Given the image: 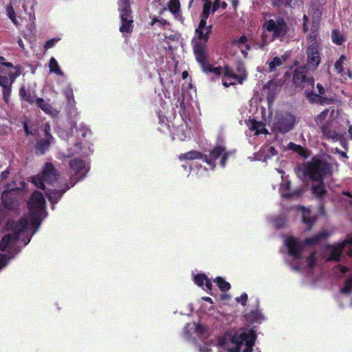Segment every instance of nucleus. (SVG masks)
I'll use <instances>...</instances> for the list:
<instances>
[{"label": "nucleus", "instance_id": "27", "mask_svg": "<svg viewBox=\"0 0 352 352\" xmlns=\"http://www.w3.org/2000/svg\"><path fill=\"white\" fill-rule=\"evenodd\" d=\"M195 283L200 287H203L204 285L206 286V289L211 290L212 289V283L207 278V276L204 274H200L197 275L195 277Z\"/></svg>", "mask_w": 352, "mask_h": 352}, {"label": "nucleus", "instance_id": "21", "mask_svg": "<svg viewBox=\"0 0 352 352\" xmlns=\"http://www.w3.org/2000/svg\"><path fill=\"white\" fill-rule=\"evenodd\" d=\"M290 183L289 182H286L285 184H283L280 188V191L282 197L290 198L296 196H298L301 194L302 190L298 189L297 190L292 191L290 190Z\"/></svg>", "mask_w": 352, "mask_h": 352}, {"label": "nucleus", "instance_id": "41", "mask_svg": "<svg viewBox=\"0 0 352 352\" xmlns=\"http://www.w3.org/2000/svg\"><path fill=\"white\" fill-rule=\"evenodd\" d=\"M316 261V253L315 252H312L309 256V257L307 258V259L305 261L306 265L307 267L311 268L314 265Z\"/></svg>", "mask_w": 352, "mask_h": 352}, {"label": "nucleus", "instance_id": "7", "mask_svg": "<svg viewBox=\"0 0 352 352\" xmlns=\"http://www.w3.org/2000/svg\"><path fill=\"white\" fill-rule=\"evenodd\" d=\"M262 43L261 48H264L275 38L283 37L287 31V26L283 19L274 17L267 20L263 25Z\"/></svg>", "mask_w": 352, "mask_h": 352}, {"label": "nucleus", "instance_id": "61", "mask_svg": "<svg viewBox=\"0 0 352 352\" xmlns=\"http://www.w3.org/2000/svg\"><path fill=\"white\" fill-rule=\"evenodd\" d=\"M349 133L350 135L351 139L352 140V125L349 127Z\"/></svg>", "mask_w": 352, "mask_h": 352}, {"label": "nucleus", "instance_id": "52", "mask_svg": "<svg viewBox=\"0 0 352 352\" xmlns=\"http://www.w3.org/2000/svg\"><path fill=\"white\" fill-rule=\"evenodd\" d=\"M8 174H9V171L8 170H5V171L1 173V182H2L8 177Z\"/></svg>", "mask_w": 352, "mask_h": 352}, {"label": "nucleus", "instance_id": "36", "mask_svg": "<svg viewBox=\"0 0 352 352\" xmlns=\"http://www.w3.org/2000/svg\"><path fill=\"white\" fill-rule=\"evenodd\" d=\"M283 64V61L278 57H274L272 61L269 63V71L274 72L276 68L280 66Z\"/></svg>", "mask_w": 352, "mask_h": 352}, {"label": "nucleus", "instance_id": "55", "mask_svg": "<svg viewBox=\"0 0 352 352\" xmlns=\"http://www.w3.org/2000/svg\"><path fill=\"white\" fill-rule=\"evenodd\" d=\"M344 195L347 197V199L350 200L352 204V194L349 192H344Z\"/></svg>", "mask_w": 352, "mask_h": 352}, {"label": "nucleus", "instance_id": "17", "mask_svg": "<svg viewBox=\"0 0 352 352\" xmlns=\"http://www.w3.org/2000/svg\"><path fill=\"white\" fill-rule=\"evenodd\" d=\"M305 68H297L294 74V82L297 86L304 87L305 84L313 86L314 80L313 78H308L305 74Z\"/></svg>", "mask_w": 352, "mask_h": 352}, {"label": "nucleus", "instance_id": "16", "mask_svg": "<svg viewBox=\"0 0 352 352\" xmlns=\"http://www.w3.org/2000/svg\"><path fill=\"white\" fill-rule=\"evenodd\" d=\"M347 245H352V236H349L347 239L336 245H327L324 252L329 256L327 260L338 261L342 252Z\"/></svg>", "mask_w": 352, "mask_h": 352}, {"label": "nucleus", "instance_id": "44", "mask_svg": "<svg viewBox=\"0 0 352 352\" xmlns=\"http://www.w3.org/2000/svg\"><path fill=\"white\" fill-rule=\"evenodd\" d=\"M292 0H272L273 4L276 6H280L283 5L290 6Z\"/></svg>", "mask_w": 352, "mask_h": 352}, {"label": "nucleus", "instance_id": "8", "mask_svg": "<svg viewBox=\"0 0 352 352\" xmlns=\"http://www.w3.org/2000/svg\"><path fill=\"white\" fill-rule=\"evenodd\" d=\"M232 152L226 151L225 147L222 145L215 146L210 153L209 156H203L199 152L192 151L185 154L179 155L180 160H193L196 159H204V162L208 165L211 166L213 169L215 167L214 161L219 158L221 166L224 167L226 165V160L230 156Z\"/></svg>", "mask_w": 352, "mask_h": 352}, {"label": "nucleus", "instance_id": "39", "mask_svg": "<svg viewBox=\"0 0 352 352\" xmlns=\"http://www.w3.org/2000/svg\"><path fill=\"white\" fill-rule=\"evenodd\" d=\"M289 147L291 149H295L300 155L306 157L307 156V151L303 148L300 146H298L294 143H289Z\"/></svg>", "mask_w": 352, "mask_h": 352}, {"label": "nucleus", "instance_id": "46", "mask_svg": "<svg viewBox=\"0 0 352 352\" xmlns=\"http://www.w3.org/2000/svg\"><path fill=\"white\" fill-rule=\"evenodd\" d=\"M247 300H248V295L245 293L243 294L239 298H236V300L237 302H241L242 305H245Z\"/></svg>", "mask_w": 352, "mask_h": 352}, {"label": "nucleus", "instance_id": "49", "mask_svg": "<svg viewBox=\"0 0 352 352\" xmlns=\"http://www.w3.org/2000/svg\"><path fill=\"white\" fill-rule=\"evenodd\" d=\"M303 32L306 33L308 31V27L307 25V23L308 21V17L306 15L303 16Z\"/></svg>", "mask_w": 352, "mask_h": 352}, {"label": "nucleus", "instance_id": "3", "mask_svg": "<svg viewBox=\"0 0 352 352\" xmlns=\"http://www.w3.org/2000/svg\"><path fill=\"white\" fill-rule=\"evenodd\" d=\"M212 31V25H201L199 22L198 28L196 29V37L193 39V49L197 60L201 66L203 72L206 73H213L215 75L223 74L222 83L226 87L236 83L242 84L247 78V72L243 65L237 67V74H236L228 65L221 67H212L207 63V55L206 52V44L208 40V35Z\"/></svg>", "mask_w": 352, "mask_h": 352}, {"label": "nucleus", "instance_id": "45", "mask_svg": "<svg viewBox=\"0 0 352 352\" xmlns=\"http://www.w3.org/2000/svg\"><path fill=\"white\" fill-rule=\"evenodd\" d=\"M59 39L58 38H52V39H50L49 40L45 45V49H49V48H51L52 47L54 44L58 41Z\"/></svg>", "mask_w": 352, "mask_h": 352}, {"label": "nucleus", "instance_id": "24", "mask_svg": "<svg viewBox=\"0 0 352 352\" xmlns=\"http://www.w3.org/2000/svg\"><path fill=\"white\" fill-rule=\"evenodd\" d=\"M249 129L254 133V135H258L261 133H267V131L265 127V125L255 120H250L248 124Z\"/></svg>", "mask_w": 352, "mask_h": 352}, {"label": "nucleus", "instance_id": "30", "mask_svg": "<svg viewBox=\"0 0 352 352\" xmlns=\"http://www.w3.org/2000/svg\"><path fill=\"white\" fill-rule=\"evenodd\" d=\"M52 136H50L49 138H45V139L40 140L36 144V149L40 151L41 154H43L46 149H47L48 146L53 142Z\"/></svg>", "mask_w": 352, "mask_h": 352}, {"label": "nucleus", "instance_id": "33", "mask_svg": "<svg viewBox=\"0 0 352 352\" xmlns=\"http://www.w3.org/2000/svg\"><path fill=\"white\" fill-rule=\"evenodd\" d=\"M49 68L50 72L54 73L58 76H63V73L60 70L57 60L54 58H51L49 63Z\"/></svg>", "mask_w": 352, "mask_h": 352}, {"label": "nucleus", "instance_id": "15", "mask_svg": "<svg viewBox=\"0 0 352 352\" xmlns=\"http://www.w3.org/2000/svg\"><path fill=\"white\" fill-rule=\"evenodd\" d=\"M294 123L295 117L290 113H285L276 118L273 123V129L274 131L285 133L292 129Z\"/></svg>", "mask_w": 352, "mask_h": 352}, {"label": "nucleus", "instance_id": "4", "mask_svg": "<svg viewBox=\"0 0 352 352\" xmlns=\"http://www.w3.org/2000/svg\"><path fill=\"white\" fill-rule=\"evenodd\" d=\"M300 177L307 176L316 182L312 186L313 193L318 197H321L325 192L324 186L322 181V177L331 173L330 165L322 160H314L312 162L305 164L302 167H299L296 170Z\"/></svg>", "mask_w": 352, "mask_h": 352}, {"label": "nucleus", "instance_id": "38", "mask_svg": "<svg viewBox=\"0 0 352 352\" xmlns=\"http://www.w3.org/2000/svg\"><path fill=\"white\" fill-rule=\"evenodd\" d=\"M13 82V80L10 78H8L6 76H0V85L3 88L12 86Z\"/></svg>", "mask_w": 352, "mask_h": 352}, {"label": "nucleus", "instance_id": "57", "mask_svg": "<svg viewBox=\"0 0 352 352\" xmlns=\"http://www.w3.org/2000/svg\"><path fill=\"white\" fill-rule=\"evenodd\" d=\"M4 60H5V58L3 57H2V56H0V65H2V66L6 67V64L8 63H5Z\"/></svg>", "mask_w": 352, "mask_h": 352}, {"label": "nucleus", "instance_id": "1", "mask_svg": "<svg viewBox=\"0 0 352 352\" xmlns=\"http://www.w3.org/2000/svg\"><path fill=\"white\" fill-rule=\"evenodd\" d=\"M30 216L21 218L17 222L9 220L6 226L8 234L0 243V250L7 251L6 254H0V269L8 261L20 251L21 245H26L31 236L35 232L42 219L45 217V200L41 192L35 191L28 203Z\"/></svg>", "mask_w": 352, "mask_h": 352}, {"label": "nucleus", "instance_id": "40", "mask_svg": "<svg viewBox=\"0 0 352 352\" xmlns=\"http://www.w3.org/2000/svg\"><path fill=\"white\" fill-rule=\"evenodd\" d=\"M219 8L226 9L227 8V3L225 1L221 2L220 0H215L212 4V13L216 12Z\"/></svg>", "mask_w": 352, "mask_h": 352}, {"label": "nucleus", "instance_id": "2", "mask_svg": "<svg viewBox=\"0 0 352 352\" xmlns=\"http://www.w3.org/2000/svg\"><path fill=\"white\" fill-rule=\"evenodd\" d=\"M206 333L207 329L199 324L189 323L184 329L186 339H195L194 335L203 337V344L197 346L199 352H212V348L215 346L228 352H251L256 340V333L252 329L227 333L218 341L211 335L205 336Z\"/></svg>", "mask_w": 352, "mask_h": 352}, {"label": "nucleus", "instance_id": "63", "mask_svg": "<svg viewBox=\"0 0 352 352\" xmlns=\"http://www.w3.org/2000/svg\"><path fill=\"white\" fill-rule=\"evenodd\" d=\"M277 170H278V172L280 174H281V177L283 178V175L284 172H283L282 170H280V169H278Z\"/></svg>", "mask_w": 352, "mask_h": 352}, {"label": "nucleus", "instance_id": "32", "mask_svg": "<svg viewBox=\"0 0 352 352\" xmlns=\"http://www.w3.org/2000/svg\"><path fill=\"white\" fill-rule=\"evenodd\" d=\"M331 39L333 43L342 45L345 41V37L339 30H334L331 33Z\"/></svg>", "mask_w": 352, "mask_h": 352}, {"label": "nucleus", "instance_id": "35", "mask_svg": "<svg viewBox=\"0 0 352 352\" xmlns=\"http://www.w3.org/2000/svg\"><path fill=\"white\" fill-rule=\"evenodd\" d=\"M214 282L217 283V285H218V287H219V289L222 291V292H226V291H228L230 289V285L229 283L226 282V280H224L221 277H217Z\"/></svg>", "mask_w": 352, "mask_h": 352}, {"label": "nucleus", "instance_id": "50", "mask_svg": "<svg viewBox=\"0 0 352 352\" xmlns=\"http://www.w3.org/2000/svg\"><path fill=\"white\" fill-rule=\"evenodd\" d=\"M317 89H318V93H319L320 95H322V94H324V87L322 86V84L318 83L317 84Z\"/></svg>", "mask_w": 352, "mask_h": 352}, {"label": "nucleus", "instance_id": "12", "mask_svg": "<svg viewBox=\"0 0 352 352\" xmlns=\"http://www.w3.org/2000/svg\"><path fill=\"white\" fill-rule=\"evenodd\" d=\"M118 6L122 22L120 31L122 33H129L132 31L133 21L131 17V10L129 0H119Z\"/></svg>", "mask_w": 352, "mask_h": 352}, {"label": "nucleus", "instance_id": "47", "mask_svg": "<svg viewBox=\"0 0 352 352\" xmlns=\"http://www.w3.org/2000/svg\"><path fill=\"white\" fill-rule=\"evenodd\" d=\"M285 218L281 217V218H280V220L278 219L277 220H276V221L274 222V224L276 227L281 228L285 224Z\"/></svg>", "mask_w": 352, "mask_h": 352}, {"label": "nucleus", "instance_id": "20", "mask_svg": "<svg viewBox=\"0 0 352 352\" xmlns=\"http://www.w3.org/2000/svg\"><path fill=\"white\" fill-rule=\"evenodd\" d=\"M298 210L301 212L302 221L303 223L305 224L307 227V229L309 230L316 221L315 216H312L311 214L310 210L308 208L298 207Z\"/></svg>", "mask_w": 352, "mask_h": 352}, {"label": "nucleus", "instance_id": "28", "mask_svg": "<svg viewBox=\"0 0 352 352\" xmlns=\"http://www.w3.org/2000/svg\"><path fill=\"white\" fill-rule=\"evenodd\" d=\"M306 92L307 98L311 102H316L319 103L320 104H329L331 102V100L327 99L325 98L321 97L318 94H314L312 92Z\"/></svg>", "mask_w": 352, "mask_h": 352}, {"label": "nucleus", "instance_id": "62", "mask_svg": "<svg viewBox=\"0 0 352 352\" xmlns=\"http://www.w3.org/2000/svg\"><path fill=\"white\" fill-rule=\"evenodd\" d=\"M346 74H347V76H348V77L349 78H352V75H351V72L349 70H347Z\"/></svg>", "mask_w": 352, "mask_h": 352}, {"label": "nucleus", "instance_id": "23", "mask_svg": "<svg viewBox=\"0 0 352 352\" xmlns=\"http://www.w3.org/2000/svg\"><path fill=\"white\" fill-rule=\"evenodd\" d=\"M247 42L248 38L245 35H243L240 38L232 41V44L237 45L241 48V53L245 57H247L248 51L250 49V45Z\"/></svg>", "mask_w": 352, "mask_h": 352}, {"label": "nucleus", "instance_id": "18", "mask_svg": "<svg viewBox=\"0 0 352 352\" xmlns=\"http://www.w3.org/2000/svg\"><path fill=\"white\" fill-rule=\"evenodd\" d=\"M277 154L274 146L271 145L263 146L256 154L254 160L265 162L267 159Z\"/></svg>", "mask_w": 352, "mask_h": 352}, {"label": "nucleus", "instance_id": "42", "mask_svg": "<svg viewBox=\"0 0 352 352\" xmlns=\"http://www.w3.org/2000/svg\"><path fill=\"white\" fill-rule=\"evenodd\" d=\"M11 93V86L8 87L3 88V96L5 102H8L9 101V98Z\"/></svg>", "mask_w": 352, "mask_h": 352}, {"label": "nucleus", "instance_id": "29", "mask_svg": "<svg viewBox=\"0 0 352 352\" xmlns=\"http://www.w3.org/2000/svg\"><path fill=\"white\" fill-rule=\"evenodd\" d=\"M168 7L170 12L175 16V18L181 19L179 14L180 3L179 0H170L168 3Z\"/></svg>", "mask_w": 352, "mask_h": 352}, {"label": "nucleus", "instance_id": "54", "mask_svg": "<svg viewBox=\"0 0 352 352\" xmlns=\"http://www.w3.org/2000/svg\"><path fill=\"white\" fill-rule=\"evenodd\" d=\"M23 127L27 134H33V132L29 129L26 123H24Z\"/></svg>", "mask_w": 352, "mask_h": 352}, {"label": "nucleus", "instance_id": "22", "mask_svg": "<svg viewBox=\"0 0 352 352\" xmlns=\"http://www.w3.org/2000/svg\"><path fill=\"white\" fill-rule=\"evenodd\" d=\"M36 103L37 106L41 108L45 113L53 117L58 114V111L43 98H37L36 100Z\"/></svg>", "mask_w": 352, "mask_h": 352}, {"label": "nucleus", "instance_id": "48", "mask_svg": "<svg viewBox=\"0 0 352 352\" xmlns=\"http://www.w3.org/2000/svg\"><path fill=\"white\" fill-rule=\"evenodd\" d=\"M50 124L48 123H45V126H44V132H45V138H49L50 136H52L50 134Z\"/></svg>", "mask_w": 352, "mask_h": 352}, {"label": "nucleus", "instance_id": "64", "mask_svg": "<svg viewBox=\"0 0 352 352\" xmlns=\"http://www.w3.org/2000/svg\"><path fill=\"white\" fill-rule=\"evenodd\" d=\"M340 154H341V155H342V157H346V153H344V152H340Z\"/></svg>", "mask_w": 352, "mask_h": 352}, {"label": "nucleus", "instance_id": "43", "mask_svg": "<svg viewBox=\"0 0 352 352\" xmlns=\"http://www.w3.org/2000/svg\"><path fill=\"white\" fill-rule=\"evenodd\" d=\"M157 23L159 24L160 26H163V25H167L168 23L165 19H158L156 17H153L152 19L151 25H154Z\"/></svg>", "mask_w": 352, "mask_h": 352}, {"label": "nucleus", "instance_id": "14", "mask_svg": "<svg viewBox=\"0 0 352 352\" xmlns=\"http://www.w3.org/2000/svg\"><path fill=\"white\" fill-rule=\"evenodd\" d=\"M321 61L320 44L315 41L309 45L307 49V67L315 70Z\"/></svg>", "mask_w": 352, "mask_h": 352}, {"label": "nucleus", "instance_id": "37", "mask_svg": "<svg viewBox=\"0 0 352 352\" xmlns=\"http://www.w3.org/2000/svg\"><path fill=\"white\" fill-rule=\"evenodd\" d=\"M19 94L21 97L30 103L34 102L33 98L30 96V94L23 87L20 89Z\"/></svg>", "mask_w": 352, "mask_h": 352}, {"label": "nucleus", "instance_id": "56", "mask_svg": "<svg viewBox=\"0 0 352 352\" xmlns=\"http://www.w3.org/2000/svg\"><path fill=\"white\" fill-rule=\"evenodd\" d=\"M338 267L339 268L342 274L346 273L347 272V268L346 267L338 266Z\"/></svg>", "mask_w": 352, "mask_h": 352}, {"label": "nucleus", "instance_id": "9", "mask_svg": "<svg viewBox=\"0 0 352 352\" xmlns=\"http://www.w3.org/2000/svg\"><path fill=\"white\" fill-rule=\"evenodd\" d=\"M329 236V233L327 230H322L318 234L307 239L304 243H299L297 239L293 236H289L285 240V244L287 248L289 254L293 256L296 260H300L302 257L305 245L317 244Z\"/></svg>", "mask_w": 352, "mask_h": 352}, {"label": "nucleus", "instance_id": "11", "mask_svg": "<svg viewBox=\"0 0 352 352\" xmlns=\"http://www.w3.org/2000/svg\"><path fill=\"white\" fill-rule=\"evenodd\" d=\"M72 134L68 137L67 143L69 145L67 151L65 154V157H69L78 153L80 151V143L78 142V140H81L86 137L89 132V130L83 125L80 124L79 126H74L72 128Z\"/></svg>", "mask_w": 352, "mask_h": 352}, {"label": "nucleus", "instance_id": "59", "mask_svg": "<svg viewBox=\"0 0 352 352\" xmlns=\"http://www.w3.org/2000/svg\"><path fill=\"white\" fill-rule=\"evenodd\" d=\"M34 14H30V21L32 22V24L30 26V29L32 28H34Z\"/></svg>", "mask_w": 352, "mask_h": 352}, {"label": "nucleus", "instance_id": "6", "mask_svg": "<svg viewBox=\"0 0 352 352\" xmlns=\"http://www.w3.org/2000/svg\"><path fill=\"white\" fill-rule=\"evenodd\" d=\"M56 170L54 168L52 164L50 163L45 164L41 175L32 177V182L36 187L47 189L46 194L52 204L58 202L63 194L70 188V186H67L66 188L63 190H54L53 191L47 188L45 184H52L54 182L56 181Z\"/></svg>", "mask_w": 352, "mask_h": 352}, {"label": "nucleus", "instance_id": "53", "mask_svg": "<svg viewBox=\"0 0 352 352\" xmlns=\"http://www.w3.org/2000/svg\"><path fill=\"white\" fill-rule=\"evenodd\" d=\"M230 1L232 3L233 8L236 9L239 4V1L238 0H230Z\"/></svg>", "mask_w": 352, "mask_h": 352}, {"label": "nucleus", "instance_id": "19", "mask_svg": "<svg viewBox=\"0 0 352 352\" xmlns=\"http://www.w3.org/2000/svg\"><path fill=\"white\" fill-rule=\"evenodd\" d=\"M70 167L76 173H80L81 175L79 177V179L82 178L85 173L87 172V168L86 164L85 162L78 160V159H74L70 161Z\"/></svg>", "mask_w": 352, "mask_h": 352}, {"label": "nucleus", "instance_id": "10", "mask_svg": "<svg viewBox=\"0 0 352 352\" xmlns=\"http://www.w3.org/2000/svg\"><path fill=\"white\" fill-rule=\"evenodd\" d=\"M329 236V233L327 230H322L318 234L307 239L304 243H299L297 239L293 236H289L285 240V244L287 248L289 254L293 256L296 260H300L302 257L305 245L317 244Z\"/></svg>", "mask_w": 352, "mask_h": 352}, {"label": "nucleus", "instance_id": "34", "mask_svg": "<svg viewBox=\"0 0 352 352\" xmlns=\"http://www.w3.org/2000/svg\"><path fill=\"white\" fill-rule=\"evenodd\" d=\"M6 14L12 22L16 25L19 26L21 25L20 21L17 19L15 12L12 5H8L6 7Z\"/></svg>", "mask_w": 352, "mask_h": 352}, {"label": "nucleus", "instance_id": "31", "mask_svg": "<svg viewBox=\"0 0 352 352\" xmlns=\"http://www.w3.org/2000/svg\"><path fill=\"white\" fill-rule=\"evenodd\" d=\"M346 60V57L344 55H341L340 57L335 62L334 67L338 74H340L341 76H344L345 74L343 65Z\"/></svg>", "mask_w": 352, "mask_h": 352}, {"label": "nucleus", "instance_id": "51", "mask_svg": "<svg viewBox=\"0 0 352 352\" xmlns=\"http://www.w3.org/2000/svg\"><path fill=\"white\" fill-rule=\"evenodd\" d=\"M316 37H317V32L316 30H314L312 32V33L309 34V38L311 40V41H313L312 43H314V42L316 41Z\"/></svg>", "mask_w": 352, "mask_h": 352}, {"label": "nucleus", "instance_id": "58", "mask_svg": "<svg viewBox=\"0 0 352 352\" xmlns=\"http://www.w3.org/2000/svg\"><path fill=\"white\" fill-rule=\"evenodd\" d=\"M17 43L19 44V45L20 46V47H21L22 49H24V44H23V42L21 38H19Z\"/></svg>", "mask_w": 352, "mask_h": 352}, {"label": "nucleus", "instance_id": "26", "mask_svg": "<svg viewBox=\"0 0 352 352\" xmlns=\"http://www.w3.org/2000/svg\"><path fill=\"white\" fill-rule=\"evenodd\" d=\"M4 70V74H8L9 78L14 81V80L19 76L20 74V69L17 67H14L10 63H8L6 64V67Z\"/></svg>", "mask_w": 352, "mask_h": 352}, {"label": "nucleus", "instance_id": "5", "mask_svg": "<svg viewBox=\"0 0 352 352\" xmlns=\"http://www.w3.org/2000/svg\"><path fill=\"white\" fill-rule=\"evenodd\" d=\"M339 112L334 109H327L316 118V124L320 128L324 137L334 141L341 138V131L338 127Z\"/></svg>", "mask_w": 352, "mask_h": 352}, {"label": "nucleus", "instance_id": "25", "mask_svg": "<svg viewBox=\"0 0 352 352\" xmlns=\"http://www.w3.org/2000/svg\"><path fill=\"white\" fill-rule=\"evenodd\" d=\"M210 13H212V3L209 0H206L204 6L203 10L201 15V25H204V23L206 22L208 18Z\"/></svg>", "mask_w": 352, "mask_h": 352}, {"label": "nucleus", "instance_id": "13", "mask_svg": "<svg viewBox=\"0 0 352 352\" xmlns=\"http://www.w3.org/2000/svg\"><path fill=\"white\" fill-rule=\"evenodd\" d=\"M21 187L16 186L15 184H9L6 190L2 194V203L3 206L8 210L15 208L19 203V190L23 187V182H21Z\"/></svg>", "mask_w": 352, "mask_h": 352}, {"label": "nucleus", "instance_id": "60", "mask_svg": "<svg viewBox=\"0 0 352 352\" xmlns=\"http://www.w3.org/2000/svg\"><path fill=\"white\" fill-rule=\"evenodd\" d=\"M202 299L207 302H209L210 303H212V300L210 297H204Z\"/></svg>", "mask_w": 352, "mask_h": 352}]
</instances>
